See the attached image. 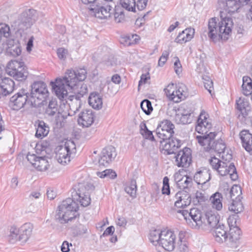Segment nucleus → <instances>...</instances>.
Segmentation results:
<instances>
[{"label":"nucleus","mask_w":252,"mask_h":252,"mask_svg":"<svg viewBox=\"0 0 252 252\" xmlns=\"http://www.w3.org/2000/svg\"><path fill=\"white\" fill-rule=\"evenodd\" d=\"M192 178L189 176H185L183 177L179 182V184H182L183 188H187L189 186H191L192 183Z\"/></svg>","instance_id":"13d9d810"},{"label":"nucleus","mask_w":252,"mask_h":252,"mask_svg":"<svg viewBox=\"0 0 252 252\" xmlns=\"http://www.w3.org/2000/svg\"><path fill=\"white\" fill-rule=\"evenodd\" d=\"M175 126L172 123L168 120H164L160 122L156 129L158 136L165 142L167 139L171 138L174 133Z\"/></svg>","instance_id":"9b49d317"},{"label":"nucleus","mask_w":252,"mask_h":252,"mask_svg":"<svg viewBox=\"0 0 252 252\" xmlns=\"http://www.w3.org/2000/svg\"><path fill=\"white\" fill-rule=\"evenodd\" d=\"M114 19L116 23H120L122 22L125 18V15L124 14L123 11H116V10H115V11H114Z\"/></svg>","instance_id":"e2e57ef3"},{"label":"nucleus","mask_w":252,"mask_h":252,"mask_svg":"<svg viewBox=\"0 0 252 252\" xmlns=\"http://www.w3.org/2000/svg\"><path fill=\"white\" fill-rule=\"evenodd\" d=\"M60 111V109L57 100L55 98H52L49 102L48 105L45 109V114L49 117H53Z\"/></svg>","instance_id":"c756f323"},{"label":"nucleus","mask_w":252,"mask_h":252,"mask_svg":"<svg viewBox=\"0 0 252 252\" xmlns=\"http://www.w3.org/2000/svg\"><path fill=\"white\" fill-rule=\"evenodd\" d=\"M214 229L213 234L216 241L219 243H226L227 233L225 226L222 223H219V225Z\"/></svg>","instance_id":"bb28decb"},{"label":"nucleus","mask_w":252,"mask_h":252,"mask_svg":"<svg viewBox=\"0 0 252 252\" xmlns=\"http://www.w3.org/2000/svg\"><path fill=\"white\" fill-rule=\"evenodd\" d=\"M141 134L143 137L146 139L151 140L152 141H154L155 140L152 131L149 130L148 129L143 131V132H141Z\"/></svg>","instance_id":"680f3d73"},{"label":"nucleus","mask_w":252,"mask_h":252,"mask_svg":"<svg viewBox=\"0 0 252 252\" xmlns=\"http://www.w3.org/2000/svg\"><path fill=\"white\" fill-rule=\"evenodd\" d=\"M88 232V227L86 225L80 224L77 227L76 229H74L73 233L76 236H82Z\"/></svg>","instance_id":"864d4df0"},{"label":"nucleus","mask_w":252,"mask_h":252,"mask_svg":"<svg viewBox=\"0 0 252 252\" xmlns=\"http://www.w3.org/2000/svg\"><path fill=\"white\" fill-rule=\"evenodd\" d=\"M19 229L20 235L19 241H21L23 243L26 242L31 237L32 230L33 229V226L32 224L30 222H27L23 224Z\"/></svg>","instance_id":"393cba45"},{"label":"nucleus","mask_w":252,"mask_h":252,"mask_svg":"<svg viewBox=\"0 0 252 252\" xmlns=\"http://www.w3.org/2000/svg\"><path fill=\"white\" fill-rule=\"evenodd\" d=\"M221 154V161L222 162V161H225L228 164H229L230 163L229 162L232 158V156L231 154H229L227 152H225V151L222 152Z\"/></svg>","instance_id":"0e129e2a"},{"label":"nucleus","mask_w":252,"mask_h":252,"mask_svg":"<svg viewBox=\"0 0 252 252\" xmlns=\"http://www.w3.org/2000/svg\"><path fill=\"white\" fill-rule=\"evenodd\" d=\"M140 107L146 115H150L153 111V107L151 101L148 99H144L141 102Z\"/></svg>","instance_id":"de8ad7c7"},{"label":"nucleus","mask_w":252,"mask_h":252,"mask_svg":"<svg viewBox=\"0 0 252 252\" xmlns=\"http://www.w3.org/2000/svg\"><path fill=\"white\" fill-rule=\"evenodd\" d=\"M76 152V145L74 141L67 140L64 145L60 147L56 157L59 162L66 164L70 162L71 155H75Z\"/></svg>","instance_id":"1a4fd4ad"},{"label":"nucleus","mask_w":252,"mask_h":252,"mask_svg":"<svg viewBox=\"0 0 252 252\" xmlns=\"http://www.w3.org/2000/svg\"><path fill=\"white\" fill-rule=\"evenodd\" d=\"M197 125L195 127V130L202 135L196 136L198 143L204 147L206 151H210L213 145L212 143L217 133L216 132H209L212 128V125L208 119V115L204 110H202L198 118Z\"/></svg>","instance_id":"7ed1b4c3"},{"label":"nucleus","mask_w":252,"mask_h":252,"mask_svg":"<svg viewBox=\"0 0 252 252\" xmlns=\"http://www.w3.org/2000/svg\"><path fill=\"white\" fill-rule=\"evenodd\" d=\"M57 53L59 58L65 60L66 57L67 50L63 48H60L57 50Z\"/></svg>","instance_id":"69168bd1"},{"label":"nucleus","mask_w":252,"mask_h":252,"mask_svg":"<svg viewBox=\"0 0 252 252\" xmlns=\"http://www.w3.org/2000/svg\"><path fill=\"white\" fill-rule=\"evenodd\" d=\"M216 170L221 176L229 174L231 179L234 181L238 178L236 169L233 163L228 164L226 162L222 161Z\"/></svg>","instance_id":"aec40b11"},{"label":"nucleus","mask_w":252,"mask_h":252,"mask_svg":"<svg viewBox=\"0 0 252 252\" xmlns=\"http://www.w3.org/2000/svg\"><path fill=\"white\" fill-rule=\"evenodd\" d=\"M221 162V160L215 157H211L209 159V163L210 165L212 167L213 169L216 170L217 169H218Z\"/></svg>","instance_id":"052dcab7"},{"label":"nucleus","mask_w":252,"mask_h":252,"mask_svg":"<svg viewBox=\"0 0 252 252\" xmlns=\"http://www.w3.org/2000/svg\"><path fill=\"white\" fill-rule=\"evenodd\" d=\"M88 101L94 109L99 110L102 107V99L98 94L92 93L89 97Z\"/></svg>","instance_id":"7c9ffc66"},{"label":"nucleus","mask_w":252,"mask_h":252,"mask_svg":"<svg viewBox=\"0 0 252 252\" xmlns=\"http://www.w3.org/2000/svg\"><path fill=\"white\" fill-rule=\"evenodd\" d=\"M11 34L10 29L9 26L7 24H0V40L2 36L7 38Z\"/></svg>","instance_id":"3c124183"},{"label":"nucleus","mask_w":252,"mask_h":252,"mask_svg":"<svg viewBox=\"0 0 252 252\" xmlns=\"http://www.w3.org/2000/svg\"><path fill=\"white\" fill-rule=\"evenodd\" d=\"M94 114L92 110H84L79 114L78 124L83 127H89L94 122Z\"/></svg>","instance_id":"412c9836"},{"label":"nucleus","mask_w":252,"mask_h":252,"mask_svg":"<svg viewBox=\"0 0 252 252\" xmlns=\"http://www.w3.org/2000/svg\"><path fill=\"white\" fill-rule=\"evenodd\" d=\"M54 123L57 126L62 127L63 126V124L64 120L66 118L64 115L60 111L57 113L55 115Z\"/></svg>","instance_id":"6e6d98bb"},{"label":"nucleus","mask_w":252,"mask_h":252,"mask_svg":"<svg viewBox=\"0 0 252 252\" xmlns=\"http://www.w3.org/2000/svg\"><path fill=\"white\" fill-rule=\"evenodd\" d=\"M126 192L131 197L135 198L137 191V185L135 179H131L129 185L126 186L125 188Z\"/></svg>","instance_id":"37998d69"},{"label":"nucleus","mask_w":252,"mask_h":252,"mask_svg":"<svg viewBox=\"0 0 252 252\" xmlns=\"http://www.w3.org/2000/svg\"><path fill=\"white\" fill-rule=\"evenodd\" d=\"M177 213L182 215L188 225L192 228L198 229L203 227L204 216L200 210L192 208L189 212L187 210L179 209Z\"/></svg>","instance_id":"0eeeda50"},{"label":"nucleus","mask_w":252,"mask_h":252,"mask_svg":"<svg viewBox=\"0 0 252 252\" xmlns=\"http://www.w3.org/2000/svg\"><path fill=\"white\" fill-rule=\"evenodd\" d=\"M230 211L235 213L238 214L242 212L244 210V206L241 202V200H232L231 203L228 207Z\"/></svg>","instance_id":"ea45409f"},{"label":"nucleus","mask_w":252,"mask_h":252,"mask_svg":"<svg viewBox=\"0 0 252 252\" xmlns=\"http://www.w3.org/2000/svg\"><path fill=\"white\" fill-rule=\"evenodd\" d=\"M21 52V47L19 44H15L11 47H8L7 49V52L14 57L20 56Z\"/></svg>","instance_id":"09e8293b"},{"label":"nucleus","mask_w":252,"mask_h":252,"mask_svg":"<svg viewBox=\"0 0 252 252\" xmlns=\"http://www.w3.org/2000/svg\"><path fill=\"white\" fill-rule=\"evenodd\" d=\"M114 6L116 7L115 3L111 2V4H107L101 6L96 4L94 7H91L89 9L95 17L101 19H105L109 18L111 14L114 13L115 11V9L113 8Z\"/></svg>","instance_id":"f8f14e48"},{"label":"nucleus","mask_w":252,"mask_h":252,"mask_svg":"<svg viewBox=\"0 0 252 252\" xmlns=\"http://www.w3.org/2000/svg\"><path fill=\"white\" fill-rule=\"evenodd\" d=\"M175 164L178 167H187L189 166L192 159L191 150L188 147H185L179 151L175 156Z\"/></svg>","instance_id":"2eb2a0df"},{"label":"nucleus","mask_w":252,"mask_h":252,"mask_svg":"<svg viewBox=\"0 0 252 252\" xmlns=\"http://www.w3.org/2000/svg\"><path fill=\"white\" fill-rule=\"evenodd\" d=\"M85 68L75 70H68L63 78L57 79L55 82H51L53 90L60 99H63L67 96L66 87L72 89L78 82L84 81L87 77Z\"/></svg>","instance_id":"f257e3e1"},{"label":"nucleus","mask_w":252,"mask_h":252,"mask_svg":"<svg viewBox=\"0 0 252 252\" xmlns=\"http://www.w3.org/2000/svg\"><path fill=\"white\" fill-rule=\"evenodd\" d=\"M49 131V128L46 124L42 121H39L35 135L41 139L48 134Z\"/></svg>","instance_id":"473e14b6"},{"label":"nucleus","mask_w":252,"mask_h":252,"mask_svg":"<svg viewBox=\"0 0 252 252\" xmlns=\"http://www.w3.org/2000/svg\"><path fill=\"white\" fill-rule=\"evenodd\" d=\"M173 200L175 202L172 209L177 212L179 210L178 209L184 208L189 205L191 203L190 196L182 191L177 192L174 197Z\"/></svg>","instance_id":"6ab92c4d"},{"label":"nucleus","mask_w":252,"mask_h":252,"mask_svg":"<svg viewBox=\"0 0 252 252\" xmlns=\"http://www.w3.org/2000/svg\"><path fill=\"white\" fill-rule=\"evenodd\" d=\"M241 233V230L238 226H232L231 225L227 234L226 245L232 248H237L239 244Z\"/></svg>","instance_id":"f3484780"},{"label":"nucleus","mask_w":252,"mask_h":252,"mask_svg":"<svg viewBox=\"0 0 252 252\" xmlns=\"http://www.w3.org/2000/svg\"><path fill=\"white\" fill-rule=\"evenodd\" d=\"M243 147L252 155V134L248 130H243L239 134Z\"/></svg>","instance_id":"5701e85b"},{"label":"nucleus","mask_w":252,"mask_h":252,"mask_svg":"<svg viewBox=\"0 0 252 252\" xmlns=\"http://www.w3.org/2000/svg\"><path fill=\"white\" fill-rule=\"evenodd\" d=\"M31 106L40 107L49 96L46 84L43 81H35L31 85V92L29 94Z\"/></svg>","instance_id":"39448f33"},{"label":"nucleus","mask_w":252,"mask_h":252,"mask_svg":"<svg viewBox=\"0 0 252 252\" xmlns=\"http://www.w3.org/2000/svg\"><path fill=\"white\" fill-rule=\"evenodd\" d=\"M236 108L240 112L243 117L248 115L251 107L247 99L240 97L236 102Z\"/></svg>","instance_id":"c85d7f7f"},{"label":"nucleus","mask_w":252,"mask_h":252,"mask_svg":"<svg viewBox=\"0 0 252 252\" xmlns=\"http://www.w3.org/2000/svg\"><path fill=\"white\" fill-rule=\"evenodd\" d=\"M33 166L38 171H43L48 168L49 164L45 157H39L37 161L33 162Z\"/></svg>","instance_id":"e433bc0d"},{"label":"nucleus","mask_w":252,"mask_h":252,"mask_svg":"<svg viewBox=\"0 0 252 252\" xmlns=\"http://www.w3.org/2000/svg\"><path fill=\"white\" fill-rule=\"evenodd\" d=\"M174 87L173 84L171 85H169L167 86V87L164 89L165 93L166 94V96L171 100L175 102H179V101H176L174 99L177 96L176 94H177L175 93V91H173L172 92H171L170 90L168 89V88H173Z\"/></svg>","instance_id":"5fc2aeb1"},{"label":"nucleus","mask_w":252,"mask_h":252,"mask_svg":"<svg viewBox=\"0 0 252 252\" xmlns=\"http://www.w3.org/2000/svg\"><path fill=\"white\" fill-rule=\"evenodd\" d=\"M94 188V186L90 183H79L77 190L72 196L74 199H76L80 203L81 205L86 207L91 202L89 191L93 190Z\"/></svg>","instance_id":"6e6552de"},{"label":"nucleus","mask_w":252,"mask_h":252,"mask_svg":"<svg viewBox=\"0 0 252 252\" xmlns=\"http://www.w3.org/2000/svg\"><path fill=\"white\" fill-rule=\"evenodd\" d=\"M6 72L15 80L23 81L28 75L27 68L23 62L16 60H11L7 64Z\"/></svg>","instance_id":"423d86ee"},{"label":"nucleus","mask_w":252,"mask_h":252,"mask_svg":"<svg viewBox=\"0 0 252 252\" xmlns=\"http://www.w3.org/2000/svg\"><path fill=\"white\" fill-rule=\"evenodd\" d=\"M19 229L15 225H12L9 229V234L8 235L7 238L8 241L12 244H14L17 241H19Z\"/></svg>","instance_id":"4c0bfd02"},{"label":"nucleus","mask_w":252,"mask_h":252,"mask_svg":"<svg viewBox=\"0 0 252 252\" xmlns=\"http://www.w3.org/2000/svg\"><path fill=\"white\" fill-rule=\"evenodd\" d=\"M211 179L210 170L206 168H203L197 171L194 176V181L198 185L203 186Z\"/></svg>","instance_id":"a878e982"},{"label":"nucleus","mask_w":252,"mask_h":252,"mask_svg":"<svg viewBox=\"0 0 252 252\" xmlns=\"http://www.w3.org/2000/svg\"><path fill=\"white\" fill-rule=\"evenodd\" d=\"M174 65L175 72L178 75H179L180 73H181L182 69V65L178 58H177V59L174 63Z\"/></svg>","instance_id":"774afa93"},{"label":"nucleus","mask_w":252,"mask_h":252,"mask_svg":"<svg viewBox=\"0 0 252 252\" xmlns=\"http://www.w3.org/2000/svg\"><path fill=\"white\" fill-rule=\"evenodd\" d=\"M169 55V51L164 50L162 53L159 59L158 60V65L160 66H163L168 58Z\"/></svg>","instance_id":"bf43d9fd"},{"label":"nucleus","mask_w":252,"mask_h":252,"mask_svg":"<svg viewBox=\"0 0 252 252\" xmlns=\"http://www.w3.org/2000/svg\"><path fill=\"white\" fill-rule=\"evenodd\" d=\"M194 34V30L193 28H187L179 33L175 38V41L178 43L183 44L190 41Z\"/></svg>","instance_id":"cd10ccee"},{"label":"nucleus","mask_w":252,"mask_h":252,"mask_svg":"<svg viewBox=\"0 0 252 252\" xmlns=\"http://www.w3.org/2000/svg\"><path fill=\"white\" fill-rule=\"evenodd\" d=\"M222 195L219 192H216L211 196L210 200L212 204L213 208L218 211H220L222 208Z\"/></svg>","instance_id":"f704fd0d"},{"label":"nucleus","mask_w":252,"mask_h":252,"mask_svg":"<svg viewBox=\"0 0 252 252\" xmlns=\"http://www.w3.org/2000/svg\"><path fill=\"white\" fill-rule=\"evenodd\" d=\"M220 21L216 17L209 19L208 23L207 34L213 41L218 40H226L231 32L233 23L231 18L225 15L224 11H220Z\"/></svg>","instance_id":"f03ea898"},{"label":"nucleus","mask_w":252,"mask_h":252,"mask_svg":"<svg viewBox=\"0 0 252 252\" xmlns=\"http://www.w3.org/2000/svg\"><path fill=\"white\" fill-rule=\"evenodd\" d=\"M29 92L26 89H22L10 98L9 105L13 110H18L23 107L26 104L31 106V102H29Z\"/></svg>","instance_id":"9d476101"},{"label":"nucleus","mask_w":252,"mask_h":252,"mask_svg":"<svg viewBox=\"0 0 252 252\" xmlns=\"http://www.w3.org/2000/svg\"><path fill=\"white\" fill-rule=\"evenodd\" d=\"M170 193V189L169 184V179L165 176L163 179V187L162 188V193L169 195Z\"/></svg>","instance_id":"4d7b16f0"},{"label":"nucleus","mask_w":252,"mask_h":252,"mask_svg":"<svg viewBox=\"0 0 252 252\" xmlns=\"http://www.w3.org/2000/svg\"><path fill=\"white\" fill-rule=\"evenodd\" d=\"M81 103L80 99H78L77 97H74L71 100V103L70 104V109L73 111V114L76 113L81 107Z\"/></svg>","instance_id":"603ef678"},{"label":"nucleus","mask_w":252,"mask_h":252,"mask_svg":"<svg viewBox=\"0 0 252 252\" xmlns=\"http://www.w3.org/2000/svg\"><path fill=\"white\" fill-rule=\"evenodd\" d=\"M33 12V10L29 9L20 15L16 22L18 30H26L33 25L34 22L32 18Z\"/></svg>","instance_id":"ddd939ff"},{"label":"nucleus","mask_w":252,"mask_h":252,"mask_svg":"<svg viewBox=\"0 0 252 252\" xmlns=\"http://www.w3.org/2000/svg\"><path fill=\"white\" fill-rule=\"evenodd\" d=\"M148 0H137L136 6L139 10H142L147 6Z\"/></svg>","instance_id":"338daca9"},{"label":"nucleus","mask_w":252,"mask_h":252,"mask_svg":"<svg viewBox=\"0 0 252 252\" xmlns=\"http://www.w3.org/2000/svg\"><path fill=\"white\" fill-rule=\"evenodd\" d=\"M219 219V216L212 212H207L204 215L203 227L208 226L209 229L215 228L219 223H221Z\"/></svg>","instance_id":"b1692460"},{"label":"nucleus","mask_w":252,"mask_h":252,"mask_svg":"<svg viewBox=\"0 0 252 252\" xmlns=\"http://www.w3.org/2000/svg\"><path fill=\"white\" fill-rule=\"evenodd\" d=\"M213 145L211 147V150L221 154L225 151L226 146L224 142L221 139L217 141H215L212 143Z\"/></svg>","instance_id":"a19ab883"},{"label":"nucleus","mask_w":252,"mask_h":252,"mask_svg":"<svg viewBox=\"0 0 252 252\" xmlns=\"http://www.w3.org/2000/svg\"><path fill=\"white\" fill-rule=\"evenodd\" d=\"M242 190L240 186L238 185H234L229 190L227 195V198H230L231 201L235 200H241L242 197Z\"/></svg>","instance_id":"72a5a7b5"},{"label":"nucleus","mask_w":252,"mask_h":252,"mask_svg":"<svg viewBox=\"0 0 252 252\" xmlns=\"http://www.w3.org/2000/svg\"><path fill=\"white\" fill-rule=\"evenodd\" d=\"M190 106L191 105L188 103L181 104L178 108L176 115H183L186 114L192 115L193 111Z\"/></svg>","instance_id":"c03bdc74"},{"label":"nucleus","mask_w":252,"mask_h":252,"mask_svg":"<svg viewBox=\"0 0 252 252\" xmlns=\"http://www.w3.org/2000/svg\"><path fill=\"white\" fill-rule=\"evenodd\" d=\"M176 238V235L173 231L163 230L159 246L167 251L171 252L175 249Z\"/></svg>","instance_id":"4468645a"},{"label":"nucleus","mask_w":252,"mask_h":252,"mask_svg":"<svg viewBox=\"0 0 252 252\" xmlns=\"http://www.w3.org/2000/svg\"><path fill=\"white\" fill-rule=\"evenodd\" d=\"M219 7L228 13L232 14L240 7L239 0H218Z\"/></svg>","instance_id":"4be33fe9"},{"label":"nucleus","mask_w":252,"mask_h":252,"mask_svg":"<svg viewBox=\"0 0 252 252\" xmlns=\"http://www.w3.org/2000/svg\"><path fill=\"white\" fill-rule=\"evenodd\" d=\"M177 88L175 93L177 94L176 95L178 96H176L174 100L176 101H181L185 99L188 95L187 88L183 84H179Z\"/></svg>","instance_id":"c9c22d12"},{"label":"nucleus","mask_w":252,"mask_h":252,"mask_svg":"<svg viewBox=\"0 0 252 252\" xmlns=\"http://www.w3.org/2000/svg\"><path fill=\"white\" fill-rule=\"evenodd\" d=\"M14 82L11 79H5L1 85L2 94L4 95L9 94L13 91Z\"/></svg>","instance_id":"58836bf2"},{"label":"nucleus","mask_w":252,"mask_h":252,"mask_svg":"<svg viewBox=\"0 0 252 252\" xmlns=\"http://www.w3.org/2000/svg\"><path fill=\"white\" fill-rule=\"evenodd\" d=\"M202 79L205 88L212 94V92L214 90L213 82L212 79L207 75L202 76Z\"/></svg>","instance_id":"8fccbe9b"},{"label":"nucleus","mask_w":252,"mask_h":252,"mask_svg":"<svg viewBox=\"0 0 252 252\" xmlns=\"http://www.w3.org/2000/svg\"><path fill=\"white\" fill-rule=\"evenodd\" d=\"M193 115H175V121L178 124L186 125L191 123Z\"/></svg>","instance_id":"79ce46f5"},{"label":"nucleus","mask_w":252,"mask_h":252,"mask_svg":"<svg viewBox=\"0 0 252 252\" xmlns=\"http://www.w3.org/2000/svg\"><path fill=\"white\" fill-rule=\"evenodd\" d=\"M78 208V204L73 199L68 198L58 206L56 219L61 223H67L76 218Z\"/></svg>","instance_id":"20e7f679"},{"label":"nucleus","mask_w":252,"mask_h":252,"mask_svg":"<svg viewBox=\"0 0 252 252\" xmlns=\"http://www.w3.org/2000/svg\"><path fill=\"white\" fill-rule=\"evenodd\" d=\"M122 6L128 11L135 12V0H120Z\"/></svg>","instance_id":"a18cd8bd"},{"label":"nucleus","mask_w":252,"mask_h":252,"mask_svg":"<svg viewBox=\"0 0 252 252\" xmlns=\"http://www.w3.org/2000/svg\"><path fill=\"white\" fill-rule=\"evenodd\" d=\"M96 175L101 178L107 177L111 179H114L117 177L116 172L111 169H106L102 172H97Z\"/></svg>","instance_id":"49530a36"},{"label":"nucleus","mask_w":252,"mask_h":252,"mask_svg":"<svg viewBox=\"0 0 252 252\" xmlns=\"http://www.w3.org/2000/svg\"><path fill=\"white\" fill-rule=\"evenodd\" d=\"M160 143L162 150L164 151V154L167 155L175 154V151L182 145V141L172 136L167 139L165 142L162 140H160Z\"/></svg>","instance_id":"a211bd4d"},{"label":"nucleus","mask_w":252,"mask_h":252,"mask_svg":"<svg viewBox=\"0 0 252 252\" xmlns=\"http://www.w3.org/2000/svg\"><path fill=\"white\" fill-rule=\"evenodd\" d=\"M117 156L116 149L112 146H108L103 148L98 160L99 165L107 166Z\"/></svg>","instance_id":"dca6fc26"},{"label":"nucleus","mask_w":252,"mask_h":252,"mask_svg":"<svg viewBox=\"0 0 252 252\" xmlns=\"http://www.w3.org/2000/svg\"><path fill=\"white\" fill-rule=\"evenodd\" d=\"M163 230L160 229H155L150 231L149 238L151 243L154 246H159L161 239Z\"/></svg>","instance_id":"2f4dec72"}]
</instances>
